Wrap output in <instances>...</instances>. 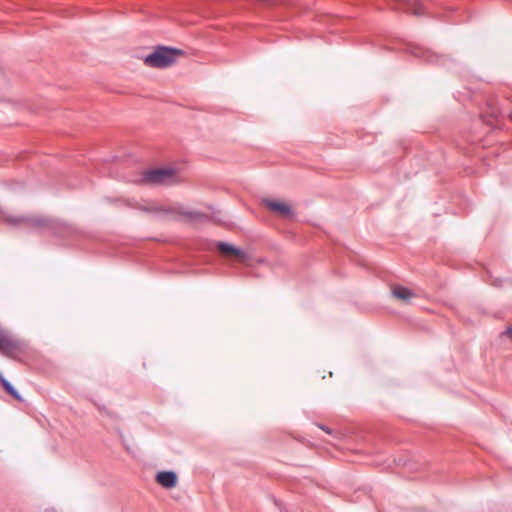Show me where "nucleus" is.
I'll return each mask as SVG.
<instances>
[{"mask_svg":"<svg viewBox=\"0 0 512 512\" xmlns=\"http://www.w3.org/2000/svg\"><path fill=\"white\" fill-rule=\"evenodd\" d=\"M4 223L12 227L28 226L36 229H50L56 232L58 222L40 215L22 216L12 215L8 211L4 215Z\"/></svg>","mask_w":512,"mask_h":512,"instance_id":"f257e3e1","label":"nucleus"},{"mask_svg":"<svg viewBox=\"0 0 512 512\" xmlns=\"http://www.w3.org/2000/svg\"><path fill=\"white\" fill-rule=\"evenodd\" d=\"M181 181L179 170L174 167H164L145 171L139 182L151 185H171Z\"/></svg>","mask_w":512,"mask_h":512,"instance_id":"f03ea898","label":"nucleus"},{"mask_svg":"<svg viewBox=\"0 0 512 512\" xmlns=\"http://www.w3.org/2000/svg\"><path fill=\"white\" fill-rule=\"evenodd\" d=\"M182 54L180 50L160 46L144 58V64L151 68H167Z\"/></svg>","mask_w":512,"mask_h":512,"instance_id":"7ed1b4c3","label":"nucleus"},{"mask_svg":"<svg viewBox=\"0 0 512 512\" xmlns=\"http://www.w3.org/2000/svg\"><path fill=\"white\" fill-rule=\"evenodd\" d=\"M262 204L271 212L284 219H291L294 217V210L290 204L284 201L265 198Z\"/></svg>","mask_w":512,"mask_h":512,"instance_id":"20e7f679","label":"nucleus"},{"mask_svg":"<svg viewBox=\"0 0 512 512\" xmlns=\"http://www.w3.org/2000/svg\"><path fill=\"white\" fill-rule=\"evenodd\" d=\"M20 349V342L7 330L0 328V353L12 357Z\"/></svg>","mask_w":512,"mask_h":512,"instance_id":"39448f33","label":"nucleus"},{"mask_svg":"<svg viewBox=\"0 0 512 512\" xmlns=\"http://www.w3.org/2000/svg\"><path fill=\"white\" fill-rule=\"evenodd\" d=\"M396 9L403 10L406 12H410L416 16H421L425 14V8L421 2L418 0H392Z\"/></svg>","mask_w":512,"mask_h":512,"instance_id":"423d86ee","label":"nucleus"},{"mask_svg":"<svg viewBox=\"0 0 512 512\" xmlns=\"http://www.w3.org/2000/svg\"><path fill=\"white\" fill-rule=\"evenodd\" d=\"M217 247L221 254L226 256H234L240 262H245V260L247 259V255L244 251L237 249L231 244L220 242L218 243Z\"/></svg>","mask_w":512,"mask_h":512,"instance_id":"0eeeda50","label":"nucleus"},{"mask_svg":"<svg viewBox=\"0 0 512 512\" xmlns=\"http://www.w3.org/2000/svg\"><path fill=\"white\" fill-rule=\"evenodd\" d=\"M156 481L164 488H174L177 485V475L173 471H162L156 475Z\"/></svg>","mask_w":512,"mask_h":512,"instance_id":"6e6552de","label":"nucleus"},{"mask_svg":"<svg viewBox=\"0 0 512 512\" xmlns=\"http://www.w3.org/2000/svg\"><path fill=\"white\" fill-rule=\"evenodd\" d=\"M392 295L396 299L406 304L410 303V301L416 296L412 290L400 285H395L392 287Z\"/></svg>","mask_w":512,"mask_h":512,"instance_id":"1a4fd4ad","label":"nucleus"},{"mask_svg":"<svg viewBox=\"0 0 512 512\" xmlns=\"http://www.w3.org/2000/svg\"><path fill=\"white\" fill-rule=\"evenodd\" d=\"M0 383L5 391L11 395L14 399L21 401L22 398L20 394L14 389V387L3 377L2 373H0Z\"/></svg>","mask_w":512,"mask_h":512,"instance_id":"9d476101","label":"nucleus"},{"mask_svg":"<svg viewBox=\"0 0 512 512\" xmlns=\"http://www.w3.org/2000/svg\"><path fill=\"white\" fill-rule=\"evenodd\" d=\"M141 210L153 213H171L172 210L168 208H164L162 206H158L155 203H148L140 208Z\"/></svg>","mask_w":512,"mask_h":512,"instance_id":"9b49d317","label":"nucleus"},{"mask_svg":"<svg viewBox=\"0 0 512 512\" xmlns=\"http://www.w3.org/2000/svg\"><path fill=\"white\" fill-rule=\"evenodd\" d=\"M417 56H425L427 57L428 61H434V57H436L433 53H431L429 50H425L422 53H417Z\"/></svg>","mask_w":512,"mask_h":512,"instance_id":"f8f14e48","label":"nucleus"},{"mask_svg":"<svg viewBox=\"0 0 512 512\" xmlns=\"http://www.w3.org/2000/svg\"><path fill=\"white\" fill-rule=\"evenodd\" d=\"M6 214V210L0 207V222L4 223V215Z\"/></svg>","mask_w":512,"mask_h":512,"instance_id":"ddd939ff","label":"nucleus"},{"mask_svg":"<svg viewBox=\"0 0 512 512\" xmlns=\"http://www.w3.org/2000/svg\"><path fill=\"white\" fill-rule=\"evenodd\" d=\"M504 334L509 337L510 339H512V326L511 327H508L506 329V331L504 332Z\"/></svg>","mask_w":512,"mask_h":512,"instance_id":"4468645a","label":"nucleus"},{"mask_svg":"<svg viewBox=\"0 0 512 512\" xmlns=\"http://www.w3.org/2000/svg\"><path fill=\"white\" fill-rule=\"evenodd\" d=\"M322 429H323L324 431H326L327 433H330V430H329L328 428H324V427H322Z\"/></svg>","mask_w":512,"mask_h":512,"instance_id":"2eb2a0df","label":"nucleus"}]
</instances>
